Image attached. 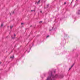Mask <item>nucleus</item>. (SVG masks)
Wrapping results in <instances>:
<instances>
[{
  "label": "nucleus",
  "mask_w": 80,
  "mask_h": 80,
  "mask_svg": "<svg viewBox=\"0 0 80 80\" xmlns=\"http://www.w3.org/2000/svg\"><path fill=\"white\" fill-rule=\"evenodd\" d=\"M42 21H40V23H42Z\"/></svg>",
  "instance_id": "15"
},
{
  "label": "nucleus",
  "mask_w": 80,
  "mask_h": 80,
  "mask_svg": "<svg viewBox=\"0 0 80 80\" xmlns=\"http://www.w3.org/2000/svg\"><path fill=\"white\" fill-rule=\"evenodd\" d=\"M48 74L49 76L48 77L46 80H55V78H58V75L57 74L55 76L52 75V71H49L48 72Z\"/></svg>",
  "instance_id": "1"
},
{
  "label": "nucleus",
  "mask_w": 80,
  "mask_h": 80,
  "mask_svg": "<svg viewBox=\"0 0 80 80\" xmlns=\"http://www.w3.org/2000/svg\"><path fill=\"white\" fill-rule=\"evenodd\" d=\"M77 0H76V1H77Z\"/></svg>",
  "instance_id": "21"
},
{
  "label": "nucleus",
  "mask_w": 80,
  "mask_h": 80,
  "mask_svg": "<svg viewBox=\"0 0 80 80\" xmlns=\"http://www.w3.org/2000/svg\"><path fill=\"white\" fill-rule=\"evenodd\" d=\"M14 36H16V35H15V34H14Z\"/></svg>",
  "instance_id": "13"
},
{
  "label": "nucleus",
  "mask_w": 80,
  "mask_h": 80,
  "mask_svg": "<svg viewBox=\"0 0 80 80\" xmlns=\"http://www.w3.org/2000/svg\"><path fill=\"white\" fill-rule=\"evenodd\" d=\"M12 27H13L12 26H10L11 30H12Z\"/></svg>",
  "instance_id": "7"
},
{
  "label": "nucleus",
  "mask_w": 80,
  "mask_h": 80,
  "mask_svg": "<svg viewBox=\"0 0 80 80\" xmlns=\"http://www.w3.org/2000/svg\"><path fill=\"white\" fill-rule=\"evenodd\" d=\"M66 3V2H64V4H65Z\"/></svg>",
  "instance_id": "16"
},
{
  "label": "nucleus",
  "mask_w": 80,
  "mask_h": 80,
  "mask_svg": "<svg viewBox=\"0 0 80 80\" xmlns=\"http://www.w3.org/2000/svg\"><path fill=\"white\" fill-rule=\"evenodd\" d=\"M74 65H75V63H73L72 65L71 66V68H69V70H70V69H71V68H72V67H73L74 66Z\"/></svg>",
  "instance_id": "3"
},
{
  "label": "nucleus",
  "mask_w": 80,
  "mask_h": 80,
  "mask_svg": "<svg viewBox=\"0 0 80 80\" xmlns=\"http://www.w3.org/2000/svg\"><path fill=\"white\" fill-rule=\"evenodd\" d=\"M52 29H53V28H52Z\"/></svg>",
  "instance_id": "23"
},
{
  "label": "nucleus",
  "mask_w": 80,
  "mask_h": 80,
  "mask_svg": "<svg viewBox=\"0 0 80 80\" xmlns=\"http://www.w3.org/2000/svg\"><path fill=\"white\" fill-rule=\"evenodd\" d=\"M30 52V51H29L28 52V53H29V52Z\"/></svg>",
  "instance_id": "20"
},
{
  "label": "nucleus",
  "mask_w": 80,
  "mask_h": 80,
  "mask_svg": "<svg viewBox=\"0 0 80 80\" xmlns=\"http://www.w3.org/2000/svg\"><path fill=\"white\" fill-rule=\"evenodd\" d=\"M0 63H1V62H0Z\"/></svg>",
  "instance_id": "22"
},
{
  "label": "nucleus",
  "mask_w": 80,
  "mask_h": 80,
  "mask_svg": "<svg viewBox=\"0 0 80 80\" xmlns=\"http://www.w3.org/2000/svg\"><path fill=\"white\" fill-rule=\"evenodd\" d=\"M13 58H14V56H11L10 57V58H12V59Z\"/></svg>",
  "instance_id": "5"
},
{
  "label": "nucleus",
  "mask_w": 80,
  "mask_h": 80,
  "mask_svg": "<svg viewBox=\"0 0 80 80\" xmlns=\"http://www.w3.org/2000/svg\"><path fill=\"white\" fill-rule=\"evenodd\" d=\"M23 23H21V25H23Z\"/></svg>",
  "instance_id": "14"
},
{
  "label": "nucleus",
  "mask_w": 80,
  "mask_h": 80,
  "mask_svg": "<svg viewBox=\"0 0 80 80\" xmlns=\"http://www.w3.org/2000/svg\"><path fill=\"white\" fill-rule=\"evenodd\" d=\"M52 30L50 29L49 30V31H51Z\"/></svg>",
  "instance_id": "17"
},
{
  "label": "nucleus",
  "mask_w": 80,
  "mask_h": 80,
  "mask_svg": "<svg viewBox=\"0 0 80 80\" xmlns=\"http://www.w3.org/2000/svg\"><path fill=\"white\" fill-rule=\"evenodd\" d=\"M10 15H11V14H10Z\"/></svg>",
  "instance_id": "24"
},
{
  "label": "nucleus",
  "mask_w": 80,
  "mask_h": 80,
  "mask_svg": "<svg viewBox=\"0 0 80 80\" xmlns=\"http://www.w3.org/2000/svg\"><path fill=\"white\" fill-rule=\"evenodd\" d=\"M33 11H35L34 10H31V12H33Z\"/></svg>",
  "instance_id": "11"
},
{
  "label": "nucleus",
  "mask_w": 80,
  "mask_h": 80,
  "mask_svg": "<svg viewBox=\"0 0 80 80\" xmlns=\"http://www.w3.org/2000/svg\"><path fill=\"white\" fill-rule=\"evenodd\" d=\"M1 27H3V24H1Z\"/></svg>",
  "instance_id": "8"
},
{
  "label": "nucleus",
  "mask_w": 80,
  "mask_h": 80,
  "mask_svg": "<svg viewBox=\"0 0 80 80\" xmlns=\"http://www.w3.org/2000/svg\"><path fill=\"white\" fill-rule=\"evenodd\" d=\"M40 0H39L38 2L37 3H37V4H38L39 3H40Z\"/></svg>",
  "instance_id": "6"
},
{
  "label": "nucleus",
  "mask_w": 80,
  "mask_h": 80,
  "mask_svg": "<svg viewBox=\"0 0 80 80\" xmlns=\"http://www.w3.org/2000/svg\"><path fill=\"white\" fill-rule=\"evenodd\" d=\"M12 38H15V37H13L12 36Z\"/></svg>",
  "instance_id": "9"
},
{
  "label": "nucleus",
  "mask_w": 80,
  "mask_h": 80,
  "mask_svg": "<svg viewBox=\"0 0 80 80\" xmlns=\"http://www.w3.org/2000/svg\"><path fill=\"white\" fill-rule=\"evenodd\" d=\"M41 13H42V11H40Z\"/></svg>",
  "instance_id": "18"
},
{
  "label": "nucleus",
  "mask_w": 80,
  "mask_h": 80,
  "mask_svg": "<svg viewBox=\"0 0 80 80\" xmlns=\"http://www.w3.org/2000/svg\"><path fill=\"white\" fill-rule=\"evenodd\" d=\"M77 15H80V10H79L77 12Z\"/></svg>",
  "instance_id": "2"
},
{
  "label": "nucleus",
  "mask_w": 80,
  "mask_h": 80,
  "mask_svg": "<svg viewBox=\"0 0 80 80\" xmlns=\"http://www.w3.org/2000/svg\"><path fill=\"white\" fill-rule=\"evenodd\" d=\"M48 6H49V5L48 4V5H47V7H48Z\"/></svg>",
  "instance_id": "12"
},
{
  "label": "nucleus",
  "mask_w": 80,
  "mask_h": 80,
  "mask_svg": "<svg viewBox=\"0 0 80 80\" xmlns=\"http://www.w3.org/2000/svg\"><path fill=\"white\" fill-rule=\"evenodd\" d=\"M49 37V36H47L46 38H48V37Z\"/></svg>",
  "instance_id": "10"
},
{
  "label": "nucleus",
  "mask_w": 80,
  "mask_h": 80,
  "mask_svg": "<svg viewBox=\"0 0 80 80\" xmlns=\"http://www.w3.org/2000/svg\"><path fill=\"white\" fill-rule=\"evenodd\" d=\"M72 2H73V0H72Z\"/></svg>",
  "instance_id": "19"
},
{
  "label": "nucleus",
  "mask_w": 80,
  "mask_h": 80,
  "mask_svg": "<svg viewBox=\"0 0 80 80\" xmlns=\"http://www.w3.org/2000/svg\"><path fill=\"white\" fill-rule=\"evenodd\" d=\"M63 75H61L60 76V78H63Z\"/></svg>",
  "instance_id": "4"
}]
</instances>
